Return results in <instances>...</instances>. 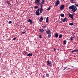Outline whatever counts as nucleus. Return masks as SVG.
Returning <instances> with one entry per match:
<instances>
[{
  "label": "nucleus",
  "mask_w": 78,
  "mask_h": 78,
  "mask_svg": "<svg viewBox=\"0 0 78 78\" xmlns=\"http://www.w3.org/2000/svg\"><path fill=\"white\" fill-rule=\"evenodd\" d=\"M69 9H72V12L74 13L77 10L76 6H74V5H71L69 7Z\"/></svg>",
  "instance_id": "obj_1"
},
{
  "label": "nucleus",
  "mask_w": 78,
  "mask_h": 78,
  "mask_svg": "<svg viewBox=\"0 0 78 78\" xmlns=\"http://www.w3.org/2000/svg\"><path fill=\"white\" fill-rule=\"evenodd\" d=\"M75 14V13H73V14H72V15H71V14H70V13H69V17L71 18L72 19V20H74V19H73V16H74Z\"/></svg>",
  "instance_id": "obj_2"
},
{
  "label": "nucleus",
  "mask_w": 78,
  "mask_h": 78,
  "mask_svg": "<svg viewBox=\"0 0 78 78\" xmlns=\"http://www.w3.org/2000/svg\"><path fill=\"white\" fill-rule=\"evenodd\" d=\"M39 11H40V9H39V8H38L35 12V14L37 16H39L40 15Z\"/></svg>",
  "instance_id": "obj_3"
},
{
  "label": "nucleus",
  "mask_w": 78,
  "mask_h": 78,
  "mask_svg": "<svg viewBox=\"0 0 78 78\" xmlns=\"http://www.w3.org/2000/svg\"><path fill=\"white\" fill-rule=\"evenodd\" d=\"M47 65L48 66H49L50 67H52V66H51V62H50V61L48 60L47 62Z\"/></svg>",
  "instance_id": "obj_4"
},
{
  "label": "nucleus",
  "mask_w": 78,
  "mask_h": 78,
  "mask_svg": "<svg viewBox=\"0 0 78 78\" xmlns=\"http://www.w3.org/2000/svg\"><path fill=\"white\" fill-rule=\"evenodd\" d=\"M68 20V18L66 17H65V18L62 19V21L63 23L65 22L66 21H67Z\"/></svg>",
  "instance_id": "obj_5"
},
{
  "label": "nucleus",
  "mask_w": 78,
  "mask_h": 78,
  "mask_svg": "<svg viewBox=\"0 0 78 78\" xmlns=\"http://www.w3.org/2000/svg\"><path fill=\"white\" fill-rule=\"evenodd\" d=\"M46 34H51V32H50V30L49 29L46 30Z\"/></svg>",
  "instance_id": "obj_6"
},
{
  "label": "nucleus",
  "mask_w": 78,
  "mask_h": 78,
  "mask_svg": "<svg viewBox=\"0 0 78 78\" xmlns=\"http://www.w3.org/2000/svg\"><path fill=\"white\" fill-rule=\"evenodd\" d=\"M65 7V5H61V6L60 7V9L61 10H62L64 9V8Z\"/></svg>",
  "instance_id": "obj_7"
},
{
  "label": "nucleus",
  "mask_w": 78,
  "mask_h": 78,
  "mask_svg": "<svg viewBox=\"0 0 78 78\" xmlns=\"http://www.w3.org/2000/svg\"><path fill=\"white\" fill-rule=\"evenodd\" d=\"M60 3V1L58 0H57L56 1V3H55V6H57Z\"/></svg>",
  "instance_id": "obj_8"
},
{
  "label": "nucleus",
  "mask_w": 78,
  "mask_h": 78,
  "mask_svg": "<svg viewBox=\"0 0 78 78\" xmlns=\"http://www.w3.org/2000/svg\"><path fill=\"white\" fill-rule=\"evenodd\" d=\"M27 56L29 57H31L33 56V53H29V54H27Z\"/></svg>",
  "instance_id": "obj_9"
},
{
  "label": "nucleus",
  "mask_w": 78,
  "mask_h": 78,
  "mask_svg": "<svg viewBox=\"0 0 78 78\" xmlns=\"http://www.w3.org/2000/svg\"><path fill=\"white\" fill-rule=\"evenodd\" d=\"M39 30H40V32L41 33H43L44 31V30L43 29H40Z\"/></svg>",
  "instance_id": "obj_10"
},
{
  "label": "nucleus",
  "mask_w": 78,
  "mask_h": 78,
  "mask_svg": "<svg viewBox=\"0 0 78 78\" xmlns=\"http://www.w3.org/2000/svg\"><path fill=\"white\" fill-rule=\"evenodd\" d=\"M39 2H40V0H36V3L37 4V5H40V4L39 3Z\"/></svg>",
  "instance_id": "obj_11"
},
{
  "label": "nucleus",
  "mask_w": 78,
  "mask_h": 78,
  "mask_svg": "<svg viewBox=\"0 0 78 78\" xmlns=\"http://www.w3.org/2000/svg\"><path fill=\"white\" fill-rule=\"evenodd\" d=\"M43 20H44V18H43V17H42V16H41L39 19V21L41 22H42V21Z\"/></svg>",
  "instance_id": "obj_12"
},
{
  "label": "nucleus",
  "mask_w": 78,
  "mask_h": 78,
  "mask_svg": "<svg viewBox=\"0 0 78 78\" xmlns=\"http://www.w3.org/2000/svg\"><path fill=\"white\" fill-rule=\"evenodd\" d=\"M27 21L28 22H30V24H31L32 22H33V20H31L30 19H29L28 20H27Z\"/></svg>",
  "instance_id": "obj_13"
},
{
  "label": "nucleus",
  "mask_w": 78,
  "mask_h": 78,
  "mask_svg": "<svg viewBox=\"0 0 78 78\" xmlns=\"http://www.w3.org/2000/svg\"><path fill=\"white\" fill-rule=\"evenodd\" d=\"M48 19H49L48 17H47L46 18V22L48 23V21H49Z\"/></svg>",
  "instance_id": "obj_14"
},
{
  "label": "nucleus",
  "mask_w": 78,
  "mask_h": 78,
  "mask_svg": "<svg viewBox=\"0 0 78 78\" xmlns=\"http://www.w3.org/2000/svg\"><path fill=\"white\" fill-rule=\"evenodd\" d=\"M43 11V9L42 8H40V13H42V12Z\"/></svg>",
  "instance_id": "obj_15"
},
{
  "label": "nucleus",
  "mask_w": 78,
  "mask_h": 78,
  "mask_svg": "<svg viewBox=\"0 0 78 78\" xmlns=\"http://www.w3.org/2000/svg\"><path fill=\"white\" fill-rule=\"evenodd\" d=\"M58 36V34L57 33L55 34V36L56 38H57Z\"/></svg>",
  "instance_id": "obj_16"
},
{
  "label": "nucleus",
  "mask_w": 78,
  "mask_h": 78,
  "mask_svg": "<svg viewBox=\"0 0 78 78\" xmlns=\"http://www.w3.org/2000/svg\"><path fill=\"white\" fill-rule=\"evenodd\" d=\"M70 39L71 41H73V39H74V37H71V38H70Z\"/></svg>",
  "instance_id": "obj_17"
},
{
  "label": "nucleus",
  "mask_w": 78,
  "mask_h": 78,
  "mask_svg": "<svg viewBox=\"0 0 78 78\" xmlns=\"http://www.w3.org/2000/svg\"><path fill=\"white\" fill-rule=\"evenodd\" d=\"M62 37V34H60V35H59V38H60Z\"/></svg>",
  "instance_id": "obj_18"
},
{
  "label": "nucleus",
  "mask_w": 78,
  "mask_h": 78,
  "mask_svg": "<svg viewBox=\"0 0 78 78\" xmlns=\"http://www.w3.org/2000/svg\"><path fill=\"white\" fill-rule=\"evenodd\" d=\"M60 16L61 17H63L64 16V14H63V13L61 14Z\"/></svg>",
  "instance_id": "obj_19"
},
{
  "label": "nucleus",
  "mask_w": 78,
  "mask_h": 78,
  "mask_svg": "<svg viewBox=\"0 0 78 78\" xmlns=\"http://www.w3.org/2000/svg\"><path fill=\"white\" fill-rule=\"evenodd\" d=\"M69 24L70 26H73V23H69Z\"/></svg>",
  "instance_id": "obj_20"
},
{
  "label": "nucleus",
  "mask_w": 78,
  "mask_h": 78,
  "mask_svg": "<svg viewBox=\"0 0 78 78\" xmlns=\"http://www.w3.org/2000/svg\"><path fill=\"white\" fill-rule=\"evenodd\" d=\"M46 76L48 77H50V75H49V74H47L46 75Z\"/></svg>",
  "instance_id": "obj_21"
},
{
  "label": "nucleus",
  "mask_w": 78,
  "mask_h": 78,
  "mask_svg": "<svg viewBox=\"0 0 78 78\" xmlns=\"http://www.w3.org/2000/svg\"><path fill=\"white\" fill-rule=\"evenodd\" d=\"M66 40H64V41L63 42L64 44L65 45L66 44Z\"/></svg>",
  "instance_id": "obj_22"
},
{
  "label": "nucleus",
  "mask_w": 78,
  "mask_h": 78,
  "mask_svg": "<svg viewBox=\"0 0 78 78\" xmlns=\"http://www.w3.org/2000/svg\"><path fill=\"white\" fill-rule=\"evenodd\" d=\"M51 7V6H50L49 8L47 9V10L48 11L50 10V8Z\"/></svg>",
  "instance_id": "obj_23"
},
{
  "label": "nucleus",
  "mask_w": 78,
  "mask_h": 78,
  "mask_svg": "<svg viewBox=\"0 0 78 78\" xmlns=\"http://www.w3.org/2000/svg\"><path fill=\"white\" fill-rule=\"evenodd\" d=\"M42 4H44V3H45V0H42Z\"/></svg>",
  "instance_id": "obj_24"
},
{
  "label": "nucleus",
  "mask_w": 78,
  "mask_h": 78,
  "mask_svg": "<svg viewBox=\"0 0 78 78\" xmlns=\"http://www.w3.org/2000/svg\"><path fill=\"white\" fill-rule=\"evenodd\" d=\"M39 8V7H38V6H34V8L35 9H37Z\"/></svg>",
  "instance_id": "obj_25"
},
{
  "label": "nucleus",
  "mask_w": 78,
  "mask_h": 78,
  "mask_svg": "<svg viewBox=\"0 0 78 78\" xmlns=\"http://www.w3.org/2000/svg\"><path fill=\"white\" fill-rule=\"evenodd\" d=\"M16 38H17V37H14L13 39V40L15 41L16 40Z\"/></svg>",
  "instance_id": "obj_26"
},
{
  "label": "nucleus",
  "mask_w": 78,
  "mask_h": 78,
  "mask_svg": "<svg viewBox=\"0 0 78 78\" xmlns=\"http://www.w3.org/2000/svg\"><path fill=\"white\" fill-rule=\"evenodd\" d=\"M41 7L40 8H42V2H41Z\"/></svg>",
  "instance_id": "obj_27"
},
{
  "label": "nucleus",
  "mask_w": 78,
  "mask_h": 78,
  "mask_svg": "<svg viewBox=\"0 0 78 78\" xmlns=\"http://www.w3.org/2000/svg\"><path fill=\"white\" fill-rule=\"evenodd\" d=\"M7 3L8 4H10V2L9 1L7 2Z\"/></svg>",
  "instance_id": "obj_28"
},
{
  "label": "nucleus",
  "mask_w": 78,
  "mask_h": 78,
  "mask_svg": "<svg viewBox=\"0 0 78 78\" xmlns=\"http://www.w3.org/2000/svg\"><path fill=\"white\" fill-rule=\"evenodd\" d=\"M39 37L40 38H42V35H39Z\"/></svg>",
  "instance_id": "obj_29"
},
{
  "label": "nucleus",
  "mask_w": 78,
  "mask_h": 78,
  "mask_svg": "<svg viewBox=\"0 0 78 78\" xmlns=\"http://www.w3.org/2000/svg\"><path fill=\"white\" fill-rule=\"evenodd\" d=\"M26 33V31H25L24 32L23 31V32H22V34H25V33Z\"/></svg>",
  "instance_id": "obj_30"
},
{
  "label": "nucleus",
  "mask_w": 78,
  "mask_h": 78,
  "mask_svg": "<svg viewBox=\"0 0 78 78\" xmlns=\"http://www.w3.org/2000/svg\"><path fill=\"white\" fill-rule=\"evenodd\" d=\"M74 51L75 52H77V51H78V49H77V50H76V49H75V50H74Z\"/></svg>",
  "instance_id": "obj_31"
},
{
  "label": "nucleus",
  "mask_w": 78,
  "mask_h": 78,
  "mask_svg": "<svg viewBox=\"0 0 78 78\" xmlns=\"http://www.w3.org/2000/svg\"><path fill=\"white\" fill-rule=\"evenodd\" d=\"M48 36L49 37H50L51 36V35L49 34V35H48Z\"/></svg>",
  "instance_id": "obj_32"
},
{
  "label": "nucleus",
  "mask_w": 78,
  "mask_h": 78,
  "mask_svg": "<svg viewBox=\"0 0 78 78\" xmlns=\"http://www.w3.org/2000/svg\"><path fill=\"white\" fill-rule=\"evenodd\" d=\"M12 23V21H9V24H11Z\"/></svg>",
  "instance_id": "obj_33"
},
{
  "label": "nucleus",
  "mask_w": 78,
  "mask_h": 78,
  "mask_svg": "<svg viewBox=\"0 0 78 78\" xmlns=\"http://www.w3.org/2000/svg\"><path fill=\"white\" fill-rule=\"evenodd\" d=\"M46 28V25L45 26H44L43 27V29H45Z\"/></svg>",
  "instance_id": "obj_34"
},
{
  "label": "nucleus",
  "mask_w": 78,
  "mask_h": 78,
  "mask_svg": "<svg viewBox=\"0 0 78 78\" xmlns=\"http://www.w3.org/2000/svg\"><path fill=\"white\" fill-rule=\"evenodd\" d=\"M75 5H76V7H78V4H75Z\"/></svg>",
  "instance_id": "obj_35"
},
{
  "label": "nucleus",
  "mask_w": 78,
  "mask_h": 78,
  "mask_svg": "<svg viewBox=\"0 0 78 78\" xmlns=\"http://www.w3.org/2000/svg\"><path fill=\"white\" fill-rule=\"evenodd\" d=\"M66 68H67L66 67H65V68H64V69H63V70H65L66 69Z\"/></svg>",
  "instance_id": "obj_36"
},
{
  "label": "nucleus",
  "mask_w": 78,
  "mask_h": 78,
  "mask_svg": "<svg viewBox=\"0 0 78 78\" xmlns=\"http://www.w3.org/2000/svg\"><path fill=\"white\" fill-rule=\"evenodd\" d=\"M54 51H55L56 50V49H55V48H54Z\"/></svg>",
  "instance_id": "obj_37"
},
{
  "label": "nucleus",
  "mask_w": 78,
  "mask_h": 78,
  "mask_svg": "<svg viewBox=\"0 0 78 78\" xmlns=\"http://www.w3.org/2000/svg\"><path fill=\"white\" fill-rule=\"evenodd\" d=\"M71 52H72V53H73V52H74V50L73 51H72Z\"/></svg>",
  "instance_id": "obj_38"
},
{
  "label": "nucleus",
  "mask_w": 78,
  "mask_h": 78,
  "mask_svg": "<svg viewBox=\"0 0 78 78\" xmlns=\"http://www.w3.org/2000/svg\"><path fill=\"white\" fill-rule=\"evenodd\" d=\"M71 1L72 2H73L74 1V0H71Z\"/></svg>",
  "instance_id": "obj_39"
},
{
  "label": "nucleus",
  "mask_w": 78,
  "mask_h": 78,
  "mask_svg": "<svg viewBox=\"0 0 78 78\" xmlns=\"http://www.w3.org/2000/svg\"><path fill=\"white\" fill-rule=\"evenodd\" d=\"M62 21H60V23H62Z\"/></svg>",
  "instance_id": "obj_40"
},
{
  "label": "nucleus",
  "mask_w": 78,
  "mask_h": 78,
  "mask_svg": "<svg viewBox=\"0 0 78 78\" xmlns=\"http://www.w3.org/2000/svg\"><path fill=\"white\" fill-rule=\"evenodd\" d=\"M4 69H5L6 68V67L5 66V67L4 68Z\"/></svg>",
  "instance_id": "obj_41"
},
{
  "label": "nucleus",
  "mask_w": 78,
  "mask_h": 78,
  "mask_svg": "<svg viewBox=\"0 0 78 78\" xmlns=\"http://www.w3.org/2000/svg\"><path fill=\"white\" fill-rule=\"evenodd\" d=\"M74 1H78V0H74Z\"/></svg>",
  "instance_id": "obj_42"
}]
</instances>
